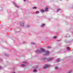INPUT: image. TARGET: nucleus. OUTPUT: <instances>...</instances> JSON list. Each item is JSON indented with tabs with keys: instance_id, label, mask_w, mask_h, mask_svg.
Wrapping results in <instances>:
<instances>
[{
	"instance_id": "nucleus-14",
	"label": "nucleus",
	"mask_w": 73,
	"mask_h": 73,
	"mask_svg": "<svg viewBox=\"0 0 73 73\" xmlns=\"http://www.w3.org/2000/svg\"><path fill=\"white\" fill-rule=\"evenodd\" d=\"M36 14H37V13H39V11H36Z\"/></svg>"
},
{
	"instance_id": "nucleus-22",
	"label": "nucleus",
	"mask_w": 73,
	"mask_h": 73,
	"mask_svg": "<svg viewBox=\"0 0 73 73\" xmlns=\"http://www.w3.org/2000/svg\"><path fill=\"white\" fill-rule=\"evenodd\" d=\"M5 57H8V55H5Z\"/></svg>"
},
{
	"instance_id": "nucleus-5",
	"label": "nucleus",
	"mask_w": 73,
	"mask_h": 73,
	"mask_svg": "<svg viewBox=\"0 0 73 73\" xmlns=\"http://www.w3.org/2000/svg\"><path fill=\"white\" fill-rule=\"evenodd\" d=\"M53 59V57H52L51 58H49L48 59V61H52V60Z\"/></svg>"
},
{
	"instance_id": "nucleus-16",
	"label": "nucleus",
	"mask_w": 73,
	"mask_h": 73,
	"mask_svg": "<svg viewBox=\"0 0 73 73\" xmlns=\"http://www.w3.org/2000/svg\"><path fill=\"white\" fill-rule=\"evenodd\" d=\"M55 69H56V70H57L58 69V67H56L55 68Z\"/></svg>"
},
{
	"instance_id": "nucleus-25",
	"label": "nucleus",
	"mask_w": 73,
	"mask_h": 73,
	"mask_svg": "<svg viewBox=\"0 0 73 73\" xmlns=\"http://www.w3.org/2000/svg\"><path fill=\"white\" fill-rule=\"evenodd\" d=\"M25 0H24V1L25 2Z\"/></svg>"
},
{
	"instance_id": "nucleus-3",
	"label": "nucleus",
	"mask_w": 73,
	"mask_h": 73,
	"mask_svg": "<svg viewBox=\"0 0 73 73\" xmlns=\"http://www.w3.org/2000/svg\"><path fill=\"white\" fill-rule=\"evenodd\" d=\"M23 64H22V66H23V67H24L25 66H26V65H25L24 64H27V62H23Z\"/></svg>"
},
{
	"instance_id": "nucleus-4",
	"label": "nucleus",
	"mask_w": 73,
	"mask_h": 73,
	"mask_svg": "<svg viewBox=\"0 0 73 73\" xmlns=\"http://www.w3.org/2000/svg\"><path fill=\"white\" fill-rule=\"evenodd\" d=\"M13 4L15 5V7H17V8H19V7L16 4V3L14 2H13Z\"/></svg>"
},
{
	"instance_id": "nucleus-2",
	"label": "nucleus",
	"mask_w": 73,
	"mask_h": 73,
	"mask_svg": "<svg viewBox=\"0 0 73 73\" xmlns=\"http://www.w3.org/2000/svg\"><path fill=\"white\" fill-rule=\"evenodd\" d=\"M50 67V65H46L43 67V69H46V68H49V67Z\"/></svg>"
},
{
	"instance_id": "nucleus-23",
	"label": "nucleus",
	"mask_w": 73,
	"mask_h": 73,
	"mask_svg": "<svg viewBox=\"0 0 73 73\" xmlns=\"http://www.w3.org/2000/svg\"><path fill=\"white\" fill-rule=\"evenodd\" d=\"M29 27V25H27V28H28Z\"/></svg>"
},
{
	"instance_id": "nucleus-15",
	"label": "nucleus",
	"mask_w": 73,
	"mask_h": 73,
	"mask_svg": "<svg viewBox=\"0 0 73 73\" xmlns=\"http://www.w3.org/2000/svg\"><path fill=\"white\" fill-rule=\"evenodd\" d=\"M67 50H70V48H69V47H67Z\"/></svg>"
},
{
	"instance_id": "nucleus-13",
	"label": "nucleus",
	"mask_w": 73,
	"mask_h": 73,
	"mask_svg": "<svg viewBox=\"0 0 73 73\" xmlns=\"http://www.w3.org/2000/svg\"><path fill=\"white\" fill-rule=\"evenodd\" d=\"M37 9V7H33V9Z\"/></svg>"
},
{
	"instance_id": "nucleus-12",
	"label": "nucleus",
	"mask_w": 73,
	"mask_h": 73,
	"mask_svg": "<svg viewBox=\"0 0 73 73\" xmlns=\"http://www.w3.org/2000/svg\"><path fill=\"white\" fill-rule=\"evenodd\" d=\"M45 25V24H42L41 25V27H44Z\"/></svg>"
},
{
	"instance_id": "nucleus-7",
	"label": "nucleus",
	"mask_w": 73,
	"mask_h": 73,
	"mask_svg": "<svg viewBox=\"0 0 73 73\" xmlns=\"http://www.w3.org/2000/svg\"><path fill=\"white\" fill-rule=\"evenodd\" d=\"M41 12H44V10L43 9H41L40 10Z\"/></svg>"
},
{
	"instance_id": "nucleus-1",
	"label": "nucleus",
	"mask_w": 73,
	"mask_h": 73,
	"mask_svg": "<svg viewBox=\"0 0 73 73\" xmlns=\"http://www.w3.org/2000/svg\"><path fill=\"white\" fill-rule=\"evenodd\" d=\"M40 50H37L35 51V53H38V54H41L42 53V52H45V49L42 48H41L40 49Z\"/></svg>"
},
{
	"instance_id": "nucleus-20",
	"label": "nucleus",
	"mask_w": 73,
	"mask_h": 73,
	"mask_svg": "<svg viewBox=\"0 0 73 73\" xmlns=\"http://www.w3.org/2000/svg\"><path fill=\"white\" fill-rule=\"evenodd\" d=\"M53 37H54V38H56V37H57V36H56L55 37L54 36Z\"/></svg>"
},
{
	"instance_id": "nucleus-9",
	"label": "nucleus",
	"mask_w": 73,
	"mask_h": 73,
	"mask_svg": "<svg viewBox=\"0 0 73 73\" xmlns=\"http://www.w3.org/2000/svg\"><path fill=\"white\" fill-rule=\"evenodd\" d=\"M46 54H49V51H47L46 52Z\"/></svg>"
},
{
	"instance_id": "nucleus-19",
	"label": "nucleus",
	"mask_w": 73,
	"mask_h": 73,
	"mask_svg": "<svg viewBox=\"0 0 73 73\" xmlns=\"http://www.w3.org/2000/svg\"><path fill=\"white\" fill-rule=\"evenodd\" d=\"M31 44H34L35 43H33V42H31Z\"/></svg>"
},
{
	"instance_id": "nucleus-17",
	"label": "nucleus",
	"mask_w": 73,
	"mask_h": 73,
	"mask_svg": "<svg viewBox=\"0 0 73 73\" xmlns=\"http://www.w3.org/2000/svg\"><path fill=\"white\" fill-rule=\"evenodd\" d=\"M3 67L1 66H0V69H2Z\"/></svg>"
},
{
	"instance_id": "nucleus-8",
	"label": "nucleus",
	"mask_w": 73,
	"mask_h": 73,
	"mask_svg": "<svg viewBox=\"0 0 73 73\" xmlns=\"http://www.w3.org/2000/svg\"><path fill=\"white\" fill-rule=\"evenodd\" d=\"M61 9H58L57 10L56 12H58L59 11H61Z\"/></svg>"
},
{
	"instance_id": "nucleus-6",
	"label": "nucleus",
	"mask_w": 73,
	"mask_h": 73,
	"mask_svg": "<svg viewBox=\"0 0 73 73\" xmlns=\"http://www.w3.org/2000/svg\"><path fill=\"white\" fill-rule=\"evenodd\" d=\"M56 61L57 62H59L60 61V59L59 58H58L56 60Z\"/></svg>"
},
{
	"instance_id": "nucleus-24",
	"label": "nucleus",
	"mask_w": 73,
	"mask_h": 73,
	"mask_svg": "<svg viewBox=\"0 0 73 73\" xmlns=\"http://www.w3.org/2000/svg\"><path fill=\"white\" fill-rule=\"evenodd\" d=\"M44 60H46V58H45L44 59Z\"/></svg>"
},
{
	"instance_id": "nucleus-18",
	"label": "nucleus",
	"mask_w": 73,
	"mask_h": 73,
	"mask_svg": "<svg viewBox=\"0 0 73 73\" xmlns=\"http://www.w3.org/2000/svg\"><path fill=\"white\" fill-rule=\"evenodd\" d=\"M50 48H51V47H50V46H48L47 47V48H48V49H50Z\"/></svg>"
},
{
	"instance_id": "nucleus-10",
	"label": "nucleus",
	"mask_w": 73,
	"mask_h": 73,
	"mask_svg": "<svg viewBox=\"0 0 73 73\" xmlns=\"http://www.w3.org/2000/svg\"><path fill=\"white\" fill-rule=\"evenodd\" d=\"M45 11H48V7H46L45 8Z\"/></svg>"
},
{
	"instance_id": "nucleus-21",
	"label": "nucleus",
	"mask_w": 73,
	"mask_h": 73,
	"mask_svg": "<svg viewBox=\"0 0 73 73\" xmlns=\"http://www.w3.org/2000/svg\"><path fill=\"white\" fill-rule=\"evenodd\" d=\"M22 26H23V27H24V23H22Z\"/></svg>"
},
{
	"instance_id": "nucleus-11",
	"label": "nucleus",
	"mask_w": 73,
	"mask_h": 73,
	"mask_svg": "<svg viewBox=\"0 0 73 73\" xmlns=\"http://www.w3.org/2000/svg\"><path fill=\"white\" fill-rule=\"evenodd\" d=\"M33 72H37V70L36 69H35L33 70Z\"/></svg>"
}]
</instances>
